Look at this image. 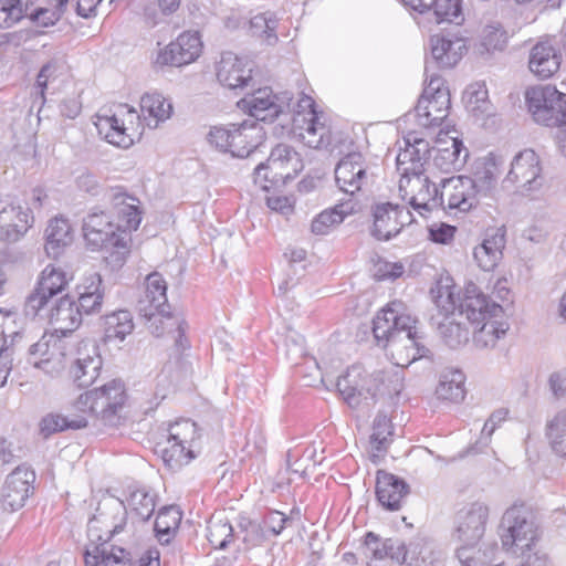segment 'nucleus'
Segmentation results:
<instances>
[{
  "label": "nucleus",
  "instance_id": "nucleus-43",
  "mask_svg": "<svg viewBox=\"0 0 566 566\" xmlns=\"http://www.w3.org/2000/svg\"><path fill=\"white\" fill-rule=\"evenodd\" d=\"M392 426L386 415L379 413L374 420L370 434L373 457H381L387 452L392 439Z\"/></svg>",
  "mask_w": 566,
  "mask_h": 566
},
{
  "label": "nucleus",
  "instance_id": "nucleus-45",
  "mask_svg": "<svg viewBox=\"0 0 566 566\" xmlns=\"http://www.w3.org/2000/svg\"><path fill=\"white\" fill-rule=\"evenodd\" d=\"M277 19L272 12L259 13L250 20L252 36L259 38L266 45L276 44Z\"/></svg>",
  "mask_w": 566,
  "mask_h": 566
},
{
  "label": "nucleus",
  "instance_id": "nucleus-56",
  "mask_svg": "<svg viewBox=\"0 0 566 566\" xmlns=\"http://www.w3.org/2000/svg\"><path fill=\"white\" fill-rule=\"evenodd\" d=\"M468 108L475 115L489 112L488 91L484 85L474 84L465 91Z\"/></svg>",
  "mask_w": 566,
  "mask_h": 566
},
{
  "label": "nucleus",
  "instance_id": "nucleus-47",
  "mask_svg": "<svg viewBox=\"0 0 566 566\" xmlns=\"http://www.w3.org/2000/svg\"><path fill=\"white\" fill-rule=\"evenodd\" d=\"M473 333V342L478 347H494L496 342L504 337L510 328L509 323L489 318Z\"/></svg>",
  "mask_w": 566,
  "mask_h": 566
},
{
  "label": "nucleus",
  "instance_id": "nucleus-59",
  "mask_svg": "<svg viewBox=\"0 0 566 566\" xmlns=\"http://www.w3.org/2000/svg\"><path fill=\"white\" fill-rule=\"evenodd\" d=\"M502 256V252L488 248V244L483 241L473 250V258L479 268L483 271H492L497 265Z\"/></svg>",
  "mask_w": 566,
  "mask_h": 566
},
{
  "label": "nucleus",
  "instance_id": "nucleus-1",
  "mask_svg": "<svg viewBox=\"0 0 566 566\" xmlns=\"http://www.w3.org/2000/svg\"><path fill=\"white\" fill-rule=\"evenodd\" d=\"M417 322L406 304L397 300L378 312L373 321L377 345L388 349L398 366H409L421 358L432 359L424 336L416 328Z\"/></svg>",
  "mask_w": 566,
  "mask_h": 566
},
{
  "label": "nucleus",
  "instance_id": "nucleus-8",
  "mask_svg": "<svg viewBox=\"0 0 566 566\" xmlns=\"http://www.w3.org/2000/svg\"><path fill=\"white\" fill-rule=\"evenodd\" d=\"M84 238L94 249L111 250V258L122 263L128 253L126 235L118 234L116 226L102 210L93 209L83 219Z\"/></svg>",
  "mask_w": 566,
  "mask_h": 566
},
{
  "label": "nucleus",
  "instance_id": "nucleus-18",
  "mask_svg": "<svg viewBox=\"0 0 566 566\" xmlns=\"http://www.w3.org/2000/svg\"><path fill=\"white\" fill-rule=\"evenodd\" d=\"M103 359L94 340L78 343L74 360L70 367V376L78 388L92 386L99 377Z\"/></svg>",
  "mask_w": 566,
  "mask_h": 566
},
{
  "label": "nucleus",
  "instance_id": "nucleus-63",
  "mask_svg": "<svg viewBox=\"0 0 566 566\" xmlns=\"http://www.w3.org/2000/svg\"><path fill=\"white\" fill-rule=\"evenodd\" d=\"M60 69L57 61H50L41 67L36 77V87L40 90L39 94L42 99H44V90L50 82L57 77Z\"/></svg>",
  "mask_w": 566,
  "mask_h": 566
},
{
  "label": "nucleus",
  "instance_id": "nucleus-52",
  "mask_svg": "<svg viewBox=\"0 0 566 566\" xmlns=\"http://www.w3.org/2000/svg\"><path fill=\"white\" fill-rule=\"evenodd\" d=\"M347 213L344 210V205L324 210L312 221L311 230L315 234H326L332 227L342 223Z\"/></svg>",
  "mask_w": 566,
  "mask_h": 566
},
{
  "label": "nucleus",
  "instance_id": "nucleus-17",
  "mask_svg": "<svg viewBox=\"0 0 566 566\" xmlns=\"http://www.w3.org/2000/svg\"><path fill=\"white\" fill-rule=\"evenodd\" d=\"M334 172L339 190L350 196L359 192L370 179L369 161L359 151L342 157Z\"/></svg>",
  "mask_w": 566,
  "mask_h": 566
},
{
  "label": "nucleus",
  "instance_id": "nucleus-15",
  "mask_svg": "<svg viewBox=\"0 0 566 566\" xmlns=\"http://www.w3.org/2000/svg\"><path fill=\"white\" fill-rule=\"evenodd\" d=\"M489 507L482 502H472L457 511L453 517V537L462 544H478L485 532Z\"/></svg>",
  "mask_w": 566,
  "mask_h": 566
},
{
  "label": "nucleus",
  "instance_id": "nucleus-10",
  "mask_svg": "<svg viewBox=\"0 0 566 566\" xmlns=\"http://www.w3.org/2000/svg\"><path fill=\"white\" fill-rule=\"evenodd\" d=\"M545 184L543 167L538 155L533 149H524L516 154L502 186L514 187L515 192L525 197L537 196Z\"/></svg>",
  "mask_w": 566,
  "mask_h": 566
},
{
  "label": "nucleus",
  "instance_id": "nucleus-53",
  "mask_svg": "<svg viewBox=\"0 0 566 566\" xmlns=\"http://www.w3.org/2000/svg\"><path fill=\"white\" fill-rule=\"evenodd\" d=\"M130 510L145 522L150 518L155 512V497L145 489L134 490L128 499Z\"/></svg>",
  "mask_w": 566,
  "mask_h": 566
},
{
  "label": "nucleus",
  "instance_id": "nucleus-58",
  "mask_svg": "<svg viewBox=\"0 0 566 566\" xmlns=\"http://www.w3.org/2000/svg\"><path fill=\"white\" fill-rule=\"evenodd\" d=\"M434 303L443 317L446 315L458 314L457 302L454 293L449 285H438L436 290H431Z\"/></svg>",
  "mask_w": 566,
  "mask_h": 566
},
{
  "label": "nucleus",
  "instance_id": "nucleus-41",
  "mask_svg": "<svg viewBox=\"0 0 566 566\" xmlns=\"http://www.w3.org/2000/svg\"><path fill=\"white\" fill-rule=\"evenodd\" d=\"M464 380L465 377L460 370L444 371L436 389L437 397L451 402L462 401L465 396Z\"/></svg>",
  "mask_w": 566,
  "mask_h": 566
},
{
  "label": "nucleus",
  "instance_id": "nucleus-33",
  "mask_svg": "<svg viewBox=\"0 0 566 566\" xmlns=\"http://www.w3.org/2000/svg\"><path fill=\"white\" fill-rule=\"evenodd\" d=\"M272 91L268 87L259 88L250 97L243 98L242 103L249 108L250 115L254 122H272L275 119L282 108L274 101Z\"/></svg>",
  "mask_w": 566,
  "mask_h": 566
},
{
  "label": "nucleus",
  "instance_id": "nucleus-38",
  "mask_svg": "<svg viewBox=\"0 0 566 566\" xmlns=\"http://www.w3.org/2000/svg\"><path fill=\"white\" fill-rule=\"evenodd\" d=\"M95 126L98 134L109 144L127 148L133 144V139L126 134L124 122L116 114L97 115Z\"/></svg>",
  "mask_w": 566,
  "mask_h": 566
},
{
  "label": "nucleus",
  "instance_id": "nucleus-19",
  "mask_svg": "<svg viewBox=\"0 0 566 566\" xmlns=\"http://www.w3.org/2000/svg\"><path fill=\"white\" fill-rule=\"evenodd\" d=\"M443 209L469 212L476 208L481 198L479 197L474 182L468 176H452L440 181Z\"/></svg>",
  "mask_w": 566,
  "mask_h": 566
},
{
  "label": "nucleus",
  "instance_id": "nucleus-39",
  "mask_svg": "<svg viewBox=\"0 0 566 566\" xmlns=\"http://www.w3.org/2000/svg\"><path fill=\"white\" fill-rule=\"evenodd\" d=\"M102 326L105 340L118 339L122 342L132 334L135 325L129 311L118 310L104 315Z\"/></svg>",
  "mask_w": 566,
  "mask_h": 566
},
{
  "label": "nucleus",
  "instance_id": "nucleus-36",
  "mask_svg": "<svg viewBox=\"0 0 566 566\" xmlns=\"http://www.w3.org/2000/svg\"><path fill=\"white\" fill-rule=\"evenodd\" d=\"M469 157L462 140L451 138L450 146L439 147L433 157V165L443 172L460 170Z\"/></svg>",
  "mask_w": 566,
  "mask_h": 566
},
{
  "label": "nucleus",
  "instance_id": "nucleus-61",
  "mask_svg": "<svg viewBox=\"0 0 566 566\" xmlns=\"http://www.w3.org/2000/svg\"><path fill=\"white\" fill-rule=\"evenodd\" d=\"M104 295L102 294H78L76 306L82 315L98 314L102 311Z\"/></svg>",
  "mask_w": 566,
  "mask_h": 566
},
{
  "label": "nucleus",
  "instance_id": "nucleus-49",
  "mask_svg": "<svg viewBox=\"0 0 566 566\" xmlns=\"http://www.w3.org/2000/svg\"><path fill=\"white\" fill-rule=\"evenodd\" d=\"M207 538L212 547L224 549L233 539V527L227 520L211 517L207 526Z\"/></svg>",
  "mask_w": 566,
  "mask_h": 566
},
{
  "label": "nucleus",
  "instance_id": "nucleus-32",
  "mask_svg": "<svg viewBox=\"0 0 566 566\" xmlns=\"http://www.w3.org/2000/svg\"><path fill=\"white\" fill-rule=\"evenodd\" d=\"M73 242L72 228L67 219L54 218L45 229V252L50 258L57 259Z\"/></svg>",
  "mask_w": 566,
  "mask_h": 566
},
{
  "label": "nucleus",
  "instance_id": "nucleus-48",
  "mask_svg": "<svg viewBox=\"0 0 566 566\" xmlns=\"http://www.w3.org/2000/svg\"><path fill=\"white\" fill-rule=\"evenodd\" d=\"M28 2L30 10L27 17L41 27L53 25L59 21L63 13V8L65 7L55 6V1L52 0H41L34 4H32V0H28Z\"/></svg>",
  "mask_w": 566,
  "mask_h": 566
},
{
  "label": "nucleus",
  "instance_id": "nucleus-26",
  "mask_svg": "<svg viewBox=\"0 0 566 566\" xmlns=\"http://www.w3.org/2000/svg\"><path fill=\"white\" fill-rule=\"evenodd\" d=\"M458 313L471 324H480L489 318H496L502 313V306L490 300L475 285L467 287Z\"/></svg>",
  "mask_w": 566,
  "mask_h": 566
},
{
  "label": "nucleus",
  "instance_id": "nucleus-2",
  "mask_svg": "<svg viewBox=\"0 0 566 566\" xmlns=\"http://www.w3.org/2000/svg\"><path fill=\"white\" fill-rule=\"evenodd\" d=\"M105 512L101 509L88 521V545L84 552L85 566H126L129 553L123 547L108 545L107 542L118 534L126 521V509L122 503H114Z\"/></svg>",
  "mask_w": 566,
  "mask_h": 566
},
{
  "label": "nucleus",
  "instance_id": "nucleus-21",
  "mask_svg": "<svg viewBox=\"0 0 566 566\" xmlns=\"http://www.w3.org/2000/svg\"><path fill=\"white\" fill-rule=\"evenodd\" d=\"M371 235L379 241H388L396 237L401 229L412 222V214L405 207L390 202L378 203L373 207Z\"/></svg>",
  "mask_w": 566,
  "mask_h": 566
},
{
  "label": "nucleus",
  "instance_id": "nucleus-64",
  "mask_svg": "<svg viewBox=\"0 0 566 566\" xmlns=\"http://www.w3.org/2000/svg\"><path fill=\"white\" fill-rule=\"evenodd\" d=\"M285 347L286 358L293 364H298V360L306 355L304 339L300 335L286 336Z\"/></svg>",
  "mask_w": 566,
  "mask_h": 566
},
{
  "label": "nucleus",
  "instance_id": "nucleus-7",
  "mask_svg": "<svg viewBox=\"0 0 566 566\" xmlns=\"http://www.w3.org/2000/svg\"><path fill=\"white\" fill-rule=\"evenodd\" d=\"M198 438L196 422L180 419L168 427L166 441L157 443L156 452L169 469L178 470L196 457L193 444Z\"/></svg>",
  "mask_w": 566,
  "mask_h": 566
},
{
  "label": "nucleus",
  "instance_id": "nucleus-13",
  "mask_svg": "<svg viewBox=\"0 0 566 566\" xmlns=\"http://www.w3.org/2000/svg\"><path fill=\"white\" fill-rule=\"evenodd\" d=\"M430 56L426 59L427 80L434 69H452L468 52V40L460 32H447L431 35L429 40Z\"/></svg>",
  "mask_w": 566,
  "mask_h": 566
},
{
  "label": "nucleus",
  "instance_id": "nucleus-54",
  "mask_svg": "<svg viewBox=\"0 0 566 566\" xmlns=\"http://www.w3.org/2000/svg\"><path fill=\"white\" fill-rule=\"evenodd\" d=\"M434 558L431 547L422 539L408 545L406 566H433Z\"/></svg>",
  "mask_w": 566,
  "mask_h": 566
},
{
  "label": "nucleus",
  "instance_id": "nucleus-11",
  "mask_svg": "<svg viewBox=\"0 0 566 566\" xmlns=\"http://www.w3.org/2000/svg\"><path fill=\"white\" fill-rule=\"evenodd\" d=\"M297 153L286 144L274 147L265 163L254 169V182L263 190H270L286 184L294 177L298 161Z\"/></svg>",
  "mask_w": 566,
  "mask_h": 566
},
{
  "label": "nucleus",
  "instance_id": "nucleus-37",
  "mask_svg": "<svg viewBox=\"0 0 566 566\" xmlns=\"http://www.w3.org/2000/svg\"><path fill=\"white\" fill-rule=\"evenodd\" d=\"M140 109L148 126L157 127L171 116L172 105L160 93H146L140 98Z\"/></svg>",
  "mask_w": 566,
  "mask_h": 566
},
{
  "label": "nucleus",
  "instance_id": "nucleus-35",
  "mask_svg": "<svg viewBox=\"0 0 566 566\" xmlns=\"http://www.w3.org/2000/svg\"><path fill=\"white\" fill-rule=\"evenodd\" d=\"M48 317L63 333L76 329L83 319L76 302L69 296L61 297L50 310Z\"/></svg>",
  "mask_w": 566,
  "mask_h": 566
},
{
  "label": "nucleus",
  "instance_id": "nucleus-16",
  "mask_svg": "<svg viewBox=\"0 0 566 566\" xmlns=\"http://www.w3.org/2000/svg\"><path fill=\"white\" fill-rule=\"evenodd\" d=\"M34 218L30 209H24L10 196H0V240L19 241L32 227Z\"/></svg>",
  "mask_w": 566,
  "mask_h": 566
},
{
  "label": "nucleus",
  "instance_id": "nucleus-50",
  "mask_svg": "<svg viewBox=\"0 0 566 566\" xmlns=\"http://www.w3.org/2000/svg\"><path fill=\"white\" fill-rule=\"evenodd\" d=\"M29 2L23 0H0V28H10L27 17Z\"/></svg>",
  "mask_w": 566,
  "mask_h": 566
},
{
  "label": "nucleus",
  "instance_id": "nucleus-31",
  "mask_svg": "<svg viewBox=\"0 0 566 566\" xmlns=\"http://www.w3.org/2000/svg\"><path fill=\"white\" fill-rule=\"evenodd\" d=\"M562 55L548 42L535 44L528 59L530 71L537 77L545 80L552 77L560 67Z\"/></svg>",
  "mask_w": 566,
  "mask_h": 566
},
{
  "label": "nucleus",
  "instance_id": "nucleus-6",
  "mask_svg": "<svg viewBox=\"0 0 566 566\" xmlns=\"http://www.w3.org/2000/svg\"><path fill=\"white\" fill-rule=\"evenodd\" d=\"M500 530L503 548L514 554L530 552L537 539L534 514L525 505L509 507L502 516Z\"/></svg>",
  "mask_w": 566,
  "mask_h": 566
},
{
  "label": "nucleus",
  "instance_id": "nucleus-4",
  "mask_svg": "<svg viewBox=\"0 0 566 566\" xmlns=\"http://www.w3.org/2000/svg\"><path fill=\"white\" fill-rule=\"evenodd\" d=\"M399 380L398 373L387 375L379 371L369 375L361 366L354 365L338 377L336 386L346 403L356 408L363 400H374L377 395L399 394L401 389V385L398 384Z\"/></svg>",
  "mask_w": 566,
  "mask_h": 566
},
{
  "label": "nucleus",
  "instance_id": "nucleus-46",
  "mask_svg": "<svg viewBox=\"0 0 566 566\" xmlns=\"http://www.w3.org/2000/svg\"><path fill=\"white\" fill-rule=\"evenodd\" d=\"M88 420L85 416H76L69 419L62 415L49 413L40 422V432L44 438L65 429H82L87 427Z\"/></svg>",
  "mask_w": 566,
  "mask_h": 566
},
{
  "label": "nucleus",
  "instance_id": "nucleus-22",
  "mask_svg": "<svg viewBox=\"0 0 566 566\" xmlns=\"http://www.w3.org/2000/svg\"><path fill=\"white\" fill-rule=\"evenodd\" d=\"M201 50L202 43L199 33L184 32L158 53L156 63L161 66H182L196 61Z\"/></svg>",
  "mask_w": 566,
  "mask_h": 566
},
{
  "label": "nucleus",
  "instance_id": "nucleus-62",
  "mask_svg": "<svg viewBox=\"0 0 566 566\" xmlns=\"http://www.w3.org/2000/svg\"><path fill=\"white\" fill-rule=\"evenodd\" d=\"M507 36L504 30L497 27L488 25L483 32V45L488 50H503L506 45Z\"/></svg>",
  "mask_w": 566,
  "mask_h": 566
},
{
  "label": "nucleus",
  "instance_id": "nucleus-5",
  "mask_svg": "<svg viewBox=\"0 0 566 566\" xmlns=\"http://www.w3.org/2000/svg\"><path fill=\"white\" fill-rule=\"evenodd\" d=\"M127 399L123 381L113 379L78 396L73 407L81 416H93L105 426H116Z\"/></svg>",
  "mask_w": 566,
  "mask_h": 566
},
{
  "label": "nucleus",
  "instance_id": "nucleus-30",
  "mask_svg": "<svg viewBox=\"0 0 566 566\" xmlns=\"http://www.w3.org/2000/svg\"><path fill=\"white\" fill-rule=\"evenodd\" d=\"M409 485L395 474L378 471L376 478V496L379 504L388 511H398L406 496Z\"/></svg>",
  "mask_w": 566,
  "mask_h": 566
},
{
  "label": "nucleus",
  "instance_id": "nucleus-12",
  "mask_svg": "<svg viewBox=\"0 0 566 566\" xmlns=\"http://www.w3.org/2000/svg\"><path fill=\"white\" fill-rule=\"evenodd\" d=\"M422 95L416 106V117L424 128L437 127L449 116L451 98L449 88L436 73L430 75Z\"/></svg>",
  "mask_w": 566,
  "mask_h": 566
},
{
  "label": "nucleus",
  "instance_id": "nucleus-25",
  "mask_svg": "<svg viewBox=\"0 0 566 566\" xmlns=\"http://www.w3.org/2000/svg\"><path fill=\"white\" fill-rule=\"evenodd\" d=\"M406 187H410L413 192L410 197L409 203L416 210L430 211L434 207H442L443 200L441 196L440 182L438 185L431 184L430 179L422 174L400 178L399 189L403 190Z\"/></svg>",
  "mask_w": 566,
  "mask_h": 566
},
{
  "label": "nucleus",
  "instance_id": "nucleus-29",
  "mask_svg": "<svg viewBox=\"0 0 566 566\" xmlns=\"http://www.w3.org/2000/svg\"><path fill=\"white\" fill-rule=\"evenodd\" d=\"M263 127L254 120H244L241 124H232V138L229 153L233 157H248L264 142Z\"/></svg>",
  "mask_w": 566,
  "mask_h": 566
},
{
  "label": "nucleus",
  "instance_id": "nucleus-57",
  "mask_svg": "<svg viewBox=\"0 0 566 566\" xmlns=\"http://www.w3.org/2000/svg\"><path fill=\"white\" fill-rule=\"evenodd\" d=\"M239 534L249 547L260 545L264 541V533L261 525L248 517L241 516L238 523Z\"/></svg>",
  "mask_w": 566,
  "mask_h": 566
},
{
  "label": "nucleus",
  "instance_id": "nucleus-20",
  "mask_svg": "<svg viewBox=\"0 0 566 566\" xmlns=\"http://www.w3.org/2000/svg\"><path fill=\"white\" fill-rule=\"evenodd\" d=\"M67 279L64 271L49 264L44 268L38 281L36 287L28 296L25 302V313L28 315H38L44 310L66 286Z\"/></svg>",
  "mask_w": 566,
  "mask_h": 566
},
{
  "label": "nucleus",
  "instance_id": "nucleus-42",
  "mask_svg": "<svg viewBox=\"0 0 566 566\" xmlns=\"http://www.w3.org/2000/svg\"><path fill=\"white\" fill-rule=\"evenodd\" d=\"M545 437L551 450L560 458H566V409L558 411L545 426Z\"/></svg>",
  "mask_w": 566,
  "mask_h": 566
},
{
  "label": "nucleus",
  "instance_id": "nucleus-23",
  "mask_svg": "<svg viewBox=\"0 0 566 566\" xmlns=\"http://www.w3.org/2000/svg\"><path fill=\"white\" fill-rule=\"evenodd\" d=\"M35 473L27 465L17 467L6 479L2 489V504L6 509L17 511L24 506L33 491Z\"/></svg>",
  "mask_w": 566,
  "mask_h": 566
},
{
  "label": "nucleus",
  "instance_id": "nucleus-27",
  "mask_svg": "<svg viewBox=\"0 0 566 566\" xmlns=\"http://www.w3.org/2000/svg\"><path fill=\"white\" fill-rule=\"evenodd\" d=\"M217 78L230 90L245 88L252 82V69L248 61L231 52L223 53L217 65Z\"/></svg>",
  "mask_w": 566,
  "mask_h": 566
},
{
  "label": "nucleus",
  "instance_id": "nucleus-60",
  "mask_svg": "<svg viewBox=\"0 0 566 566\" xmlns=\"http://www.w3.org/2000/svg\"><path fill=\"white\" fill-rule=\"evenodd\" d=\"M232 138V124L227 127H212L208 134L209 143L222 153H229Z\"/></svg>",
  "mask_w": 566,
  "mask_h": 566
},
{
  "label": "nucleus",
  "instance_id": "nucleus-40",
  "mask_svg": "<svg viewBox=\"0 0 566 566\" xmlns=\"http://www.w3.org/2000/svg\"><path fill=\"white\" fill-rule=\"evenodd\" d=\"M500 174V167L493 157L485 158L482 165L476 168L471 181L474 182V188L481 199L493 198Z\"/></svg>",
  "mask_w": 566,
  "mask_h": 566
},
{
  "label": "nucleus",
  "instance_id": "nucleus-55",
  "mask_svg": "<svg viewBox=\"0 0 566 566\" xmlns=\"http://www.w3.org/2000/svg\"><path fill=\"white\" fill-rule=\"evenodd\" d=\"M457 558L460 566H488L490 563L488 552L478 547L476 544H463L457 551Z\"/></svg>",
  "mask_w": 566,
  "mask_h": 566
},
{
  "label": "nucleus",
  "instance_id": "nucleus-3",
  "mask_svg": "<svg viewBox=\"0 0 566 566\" xmlns=\"http://www.w3.org/2000/svg\"><path fill=\"white\" fill-rule=\"evenodd\" d=\"M167 283L163 275L153 272L146 276L144 294L137 302V311L146 319L147 328L154 336H160L163 331L159 323H166L170 328L178 331L177 344L179 347H187L188 339L185 336L186 322L170 313L167 301Z\"/></svg>",
  "mask_w": 566,
  "mask_h": 566
},
{
  "label": "nucleus",
  "instance_id": "nucleus-44",
  "mask_svg": "<svg viewBox=\"0 0 566 566\" xmlns=\"http://www.w3.org/2000/svg\"><path fill=\"white\" fill-rule=\"evenodd\" d=\"M181 511L176 505L164 506L155 520V532L160 542L169 543L181 522Z\"/></svg>",
  "mask_w": 566,
  "mask_h": 566
},
{
  "label": "nucleus",
  "instance_id": "nucleus-9",
  "mask_svg": "<svg viewBox=\"0 0 566 566\" xmlns=\"http://www.w3.org/2000/svg\"><path fill=\"white\" fill-rule=\"evenodd\" d=\"M525 101L536 123L547 127H566V94L555 86L530 87Z\"/></svg>",
  "mask_w": 566,
  "mask_h": 566
},
{
  "label": "nucleus",
  "instance_id": "nucleus-34",
  "mask_svg": "<svg viewBox=\"0 0 566 566\" xmlns=\"http://www.w3.org/2000/svg\"><path fill=\"white\" fill-rule=\"evenodd\" d=\"M463 313L453 315H446L441 322L438 323V333L443 343L452 348H459L465 345L471 335L465 322H463Z\"/></svg>",
  "mask_w": 566,
  "mask_h": 566
},
{
  "label": "nucleus",
  "instance_id": "nucleus-14",
  "mask_svg": "<svg viewBox=\"0 0 566 566\" xmlns=\"http://www.w3.org/2000/svg\"><path fill=\"white\" fill-rule=\"evenodd\" d=\"M298 112L294 117V127L298 129V136L310 148H326L332 143L329 128L321 120L319 114L315 109V102L310 96H304L298 102Z\"/></svg>",
  "mask_w": 566,
  "mask_h": 566
},
{
  "label": "nucleus",
  "instance_id": "nucleus-28",
  "mask_svg": "<svg viewBox=\"0 0 566 566\" xmlns=\"http://www.w3.org/2000/svg\"><path fill=\"white\" fill-rule=\"evenodd\" d=\"M109 200L118 219V223L115 224L117 232L126 235L128 242L129 235L127 232L137 230L142 221L140 202L137 198L118 189L111 192Z\"/></svg>",
  "mask_w": 566,
  "mask_h": 566
},
{
  "label": "nucleus",
  "instance_id": "nucleus-24",
  "mask_svg": "<svg viewBox=\"0 0 566 566\" xmlns=\"http://www.w3.org/2000/svg\"><path fill=\"white\" fill-rule=\"evenodd\" d=\"M405 148L396 158L397 170L401 178L423 174V166L430 154L429 143L410 133L405 137Z\"/></svg>",
  "mask_w": 566,
  "mask_h": 566
},
{
  "label": "nucleus",
  "instance_id": "nucleus-51",
  "mask_svg": "<svg viewBox=\"0 0 566 566\" xmlns=\"http://www.w3.org/2000/svg\"><path fill=\"white\" fill-rule=\"evenodd\" d=\"M431 9L438 23L452 22L459 25L464 20L461 0H433Z\"/></svg>",
  "mask_w": 566,
  "mask_h": 566
}]
</instances>
